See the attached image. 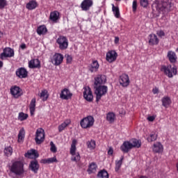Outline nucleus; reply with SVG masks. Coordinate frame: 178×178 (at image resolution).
I'll return each mask as SVG.
<instances>
[{
  "instance_id": "nucleus-1",
  "label": "nucleus",
  "mask_w": 178,
  "mask_h": 178,
  "mask_svg": "<svg viewBox=\"0 0 178 178\" xmlns=\"http://www.w3.org/2000/svg\"><path fill=\"white\" fill-rule=\"evenodd\" d=\"M10 172L15 176H23L24 175V164L20 160H13L9 165Z\"/></svg>"
},
{
  "instance_id": "nucleus-2",
  "label": "nucleus",
  "mask_w": 178,
  "mask_h": 178,
  "mask_svg": "<svg viewBox=\"0 0 178 178\" xmlns=\"http://www.w3.org/2000/svg\"><path fill=\"white\" fill-rule=\"evenodd\" d=\"M141 147V140L137 139H132L130 141H125L120 147L122 152L127 153L132 148H140Z\"/></svg>"
},
{
  "instance_id": "nucleus-3",
  "label": "nucleus",
  "mask_w": 178,
  "mask_h": 178,
  "mask_svg": "<svg viewBox=\"0 0 178 178\" xmlns=\"http://www.w3.org/2000/svg\"><path fill=\"white\" fill-rule=\"evenodd\" d=\"M161 70L170 79L177 74V67L174 65H162Z\"/></svg>"
},
{
  "instance_id": "nucleus-4",
  "label": "nucleus",
  "mask_w": 178,
  "mask_h": 178,
  "mask_svg": "<svg viewBox=\"0 0 178 178\" xmlns=\"http://www.w3.org/2000/svg\"><path fill=\"white\" fill-rule=\"evenodd\" d=\"M94 122H95L94 117L91 115L86 117L80 122L81 127H82V129H91V127L94 126Z\"/></svg>"
},
{
  "instance_id": "nucleus-5",
  "label": "nucleus",
  "mask_w": 178,
  "mask_h": 178,
  "mask_svg": "<svg viewBox=\"0 0 178 178\" xmlns=\"http://www.w3.org/2000/svg\"><path fill=\"white\" fill-rule=\"evenodd\" d=\"M95 94L96 95V101L98 102L104 95L108 92V87L105 86H99L95 87Z\"/></svg>"
},
{
  "instance_id": "nucleus-6",
  "label": "nucleus",
  "mask_w": 178,
  "mask_h": 178,
  "mask_svg": "<svg viewBox=\"0 0 178 178\" xmlns=\"http://www.w3.org/2000/svg\"><path fill=\"white\" fill-rule=\"evenodd\" d=\"M158 3L156 5V8L160 10H163V9H167V10H172V4L171 0H158Z\"/></svg>"
},
{
  "instance_id": "nucleus-7",
  "label": "nucleus",
  "mask_w": 178,
  "mask_h": 178,
  "mask_svg": "<svg viewBox=\"0 0 178 178\" xmlns=\"http://www.w3.org/2000/svg\"><path fill=\"white\" fill-rule=\"evenodd\" d=\"M56 42L58 45V47L62 51L65 49H67V47H69V40L67 37L60 36L57 40Z\"/></svg>"
},
{
  "instance_id": "nucleus-8",
  "label": "nucleus",
  "mask_w": 178,
  "mask_h": 178,
  "mask_svg": "<svg viewBox=\"0 0 178 178\" xmlns=\"http://www.w3.org/2000/svg\"><path fill=\"white\" fill-rule=\"evenodd\" d=\"M13 56H15V51L10 47H6L3 52L0 54L1 60H5L7 58H13Z\"/></svg>"
},
{
  "instance_id": "nucleus-9",
  "label": "nucleus",
  "mask_w": 178,
  "mask_h": 178,
  "mask_svg": "<svg viewBox=\"0 0 178 178\" xmlns=\"http://www.w3.org/2000/svg\"><path fill=\"white\" fill-rule=\"evenodd\" d=\"M83 98L88 102H92V99H94V96L92 95V91H91V88L88 86H85L83 88Z\"/></svg>"
},
{
  "instance_id": "nucleus-10",
  "label": "nucleus",
  "mask_w": 178,
  "mask_h": 178,
  "mask_svg": "<svg viewBox=\"0 0 178 178\" xmlns=\"http://www.w3.org/2000/svg\"><path fill=\"white\" fill-rule=\"evenodd\" d=\"M45 139V132L44 131V129H38L36 131L35 134V143L36 144H41Z\"/></svg>"
},
{
  "instance_id": "nucleus-11",
  "label": "nucleus",
  "mask_w": 178,
  "mask_h": 178,
  "mask_svg": "<svg viewBox=\"0 0 178 178\" xmlns=\"http://www.w3.org/2000/svg\"><path fill=\"white\" fill-rule=\"evenodd\" d=\"M51 60L53 65H55V66H59V65L63 62V55L56 53L52 56Z\"/></svg>"
},
{
  "instance_id": "nucleus-12",
  "label": "nucleus",
  "mask_w": 178,
  "mask_h": 178,
  "mask_svg": "<svg viewBox=\"0 0 178 178\" xmlns=\"http://www.w3.org/2000/svg\"><path fill=\"white\" fill-rule=\"evenodd\" d=\"M72 97H73V93L67 88L63 89L60 93V98L61 99H70Z\"/></svg>"
},
{
  "instance_id": "nucleus-13",
  "label": "nucleus",
  "mask_w": 178,
  "mask_h": 178,
  "mask_svg": "<svg viewBox=\"0 0 178 178\" xmlns=\"http://www.w3.org/2000/svg\"><path fill=\"white\" fill-rule=\"evenodd\" d=\"M119 83L122 87H128L129 84H130V79H129V75L126 74H123L120 76Z\"/></svg>"
},
{
  "instance_id": "nucleus-14",
  "label": "nucleus",
  "mask_w": 178,
  "mask_h": 178,
  "mask_svg": "<svg viewBox=\"0 0 178 178\" xmlns=\"http://www.w3.org/2000/svg\"><path fill=\"white\" fill-rule=\"evenodd\" d=\"M118 58V53L115 51V50H111L107 52L106 59L107 62L109 63H112V62H115Z\"/></svg>"
},
{
  "instance_id": "nucleus-15",
  "label": "nucleus",
  "mask_w": 178,
  "mask_h": 178,
  "mask_svg": "<svg viewBox=\"0 0 178 178\" xmlns=\"http://www.w3.org/2000/svg\"><path fill=\"white\" fill-rule=\"evenodd\" d=\"M29 67L30 69H38L41 67V62L38 58H33L29 61Z\"/></svg>"
},
{
  "instance_id": "nucleus-16",
  "label": "nucleus",
  "mask_w": 178,
  "mask_h": 178,
  "mask_svg": "<svg viewBox=\"0 0 178 178\" xmlns=\"http://www.w3.org/2000/svg\"><path fill=\"white\" fill-rule=\"evenodd\" d=\"M94 2L92 0H83L81 3V8L82 10L87 12V10H90V8L91 6H92Z\"/></svg>"
},
{
  "instance_id": "nucleus-17",
  "label": "nucleus",
  "mask_w": 178,
  "mask_h": 178,
  "mask_svg": "<svg viewBox=\"0 0 178 178\" xmlns=\"http://www.w3.org/2000/svg\"><path fill=\"white\" fill-rule=\"evenodd\" d=\"M106 83V76L105 75H98L95 78V87H99L101 84Z\"/></svg>"
},
{
  "instance_id": "nucleus-18",
  "label": "nucleus",
  "mask_w": 178,
  "mask_h": 178,
  "mask_svg": "<svg viewBox=\"0 0 178 178\" xmlns=\"http://www.w3.org/2000/svg\"><path fill=\"white\" fill-rule=\"evenodd\" d=\"M10 94L14 98H19L22 96V89L18 86H14L10 88Z\"/></svg>"
},
{
  "instance_id": "nucleus-19",
  "label": "nucleus",
  "mask_w": 178,
  "mask_h": 178,
  "mask_svg": "<svg viewBox=\"0 0 178 178\" xmlns=\"http://www.w3.org/2000/svg\"><path fill=\"white\" fill-rule=\"evenodd\" d=\"M28 74L29 72H27V70H26V68L24 67H20L16 70V76L19 79H26Z\"/></svg>"
},
{
  "instance_id": "nucleus-20",
  "label": "nucleus",
  "mask_w": 178,
  "mask_h": 178,
  "mask_svg": "<svg viewBox=\"0 0 178 178\" xmlns=\"http://www.w3.org/2000/svg\"><path fill=\"white\" fill-rule=\"evenodd\" d=\"M152 150L156 154H162L163 152V145L160 142H156L153 145Z\"/></svg>"
},
{
  "instance_id": "nucleus-21",
  "label": "nucleus",
  "mask_w": 178,
  "mask_h": 178,
  "mask_svg": "<svg viewBox=\"0 0 178 178\" xmlns=\"http://www.w3.org/2000/svg\"><path fill=\"white\" fill-rule=\"evenodd\" d=\"M149 45H158L159 44L158 36L154 33L149 35Z\"/></svg>"
},
{
  "instance_id": "nucleus-22",
  "label": "nucleus",
  "mask_w": 178,
  "mask_h": 178,
  "mask_svg": "<svg viewBox=\"0 0 178 178\" xmlns=\"http://www.w3.org/2000/svg\"><path fill=\"white\" fill-rule=\"evenodd\" d=\"M25 156L29 159H35L36 158H38L39 154L35 149H31L25 154Z\"/></svg>"
},
{
  "instance_id": "nucleus-23",
  "label": "nucleus",
  "mask_w": 178,
  "mask_h": 178,
  "mask_svg": "<svg viewBox=\"0 0 178 178\" xmlns=\"http://www.w3.org/2000/svg\"><path fill=\"white\" fill-rule=\"evenodd\" d=\"M98 69H99V63H98V60H93L89 66L90 72H91V73H95V72H98Z\"/></svg>"
},
{
  "instance_id": "nucleus-24",
  "label": "nucleus",
  "mask_w": 178,
  "mask_h": 178,
  "mask_svg": "<svg viewBox=\"0 0 178 178\" xmlns=\"http://www.w3.org/2000/svg\"><path fill=\"white\" fill-rule=\"evenodd\" d=\"M161 102L164 108H169L172 104V100L170 99V97L166 96L162 98Z\"/></svg>"
},
{
  "instance_id": "nucleus-25",
  "label": "nucleus",
  "mask_w": 178,
  "mask_h": 178,
  "mask_svg": "<svg viewBox=\"0 0 178 178\" xmlns=\"http://www.w3.org/2000/svg\"><path fill=\"white\" fill-rule=\"evenodd\" d=\"M71 123L72 120H70V119L65 120L61 124L58 126V131L60 133L63 131V130L66 129V127H67V126H69V124H70Z\"/></svg>"
},
{
  "instance_id": "nucleus-26",
  "label": "nucleus",
  "mask_w": 178,
  "mask_h": 178,
  "mask_svg": "<svg viewBox=\"0 0 178 178\" xmlns=\"http://www.w3.org/2000/svg\"><path fill=\"white\" fill-rule=\"evenodd\" d=\"M49 19H50V20H51V22L56 23L58 22V20H59V12H58V11L51 12L50 13Z\"/></svg>"
},
{
  "instance_id": "nucleus-27",
  "label": "nucleus",
  "mask_w": 178,
  "mask_h": 178,
  "mask_svg": "<svg viewBox=\"0 0 178 178\" xmlns=\"http://www.w3.org/2000/svg\"><path fill=\"white\" fill-rule=\"evenodd\" d=\"M29 168L31 170H32V172H34V173H37V172H38L40 165H38V162H37L36 161H34L31 162Z\"/></svg>"
},
{
  "instance_id": "nucleus-28",
  "label": "nucleus",
  "mask_w": 178,
  "mask_h": 178,
  "mask_svg": "<svg viewBox=\"0 0 178 178\" xmlns=\"http://www.w3.org/2000/svg\"><path fill=\"white\" fill-rule=\"evenodd\" d=\"M37 6H38V3L34 0L30 1L26 3V9H29V10H33V9H35Z\"/></svg>"
},
{
  "instance_id": "nucleus-29",
  "label": "nucleus",
  "mask_w": 178,
  "mask_h": 178,
  "mask_svg": "<svg viewBox=\"0 0 178 178\" xmlns=\"http://www.w3.org/2000/svg\"><path fill=\"white\" fill-rule=\"evenodd\" d=\"M47 31H48V30L45 25H41L37 29V33L38 35H44V34H47Z\"/></svg>"
},
{
  "instance_id": "nucleus-30",
  "label": "nucleus",
  "mask_w": 178,
  "mask_h": 178,
  "mask_svg": "<svg viewBox=\"0 0 178 178\" xmlns=\"http://www.w3.org/2000/svg\"><path fill=\"white\" fill-rule=\"evenodd\" d=\"M35 98H33L29 104V109L31 116H33V115H34V113L35 112Z\"/></svg>"
},
{
  "instance_id": "nucleus-31",
  "label": "nucleus",
  "mask_w": 178,
  "mask_h": 178,
  "mask_svg": "<svg viewBox=\"0 0 178 178\" xmlns=\"http://www.w3.org/2000/svg\"><path fill=\"white\" fill-rule=\"evenodd\" d=\"M26 136V131H24V128H22L18 134V143H21L24 141V137Z\"/></svg>"
},
{
  "instance_id": "nucleus-32",
  "label": "nucleus",
  "mask_w": 178,
  "mask_h": 178,
  "mask_svg": "<svg viewBox=\"0 0 178 178\" xmlns=\"http://www.w3.org/2000/svg\"><path fill=\"white\" fill-rule=\"evenodd\" d=\"M168 58L171 63H175V62H176V60L177 59V57L176 56V53L173 51H168Z\"/></svg>"
},
{
  "instance_id": "nucleus-33",
  "label": "nucleus",
  "mask_w": 178,
  "mask_h": 178,
  "mask_svg": "<svg viewBox=\"0 0 178 178\" xmlns=\"http://www.w3.org/2000/svg\"><path fill=\"white\" fill-rule=\"evenodd\" d=\"M3 154L6 156H12V154H13V148H12L11 146L5 147Z\"/></svg>"
},
{
  "instance_id": "nucleus-34",
  "label": "nucleus",
  "mask_w": 178,
  "mask_h": 178,
  "mask_svg": "<svg viewBox=\"0 0 178 178\" xmlns=\"http://www.w3.org/2000/svg\"><path fill=\"white\" fill-rule=\"evenodd\" d=\"M112 10L115 17L119 19V17H120V11L119 10V7L115 6V4H112Z\"/></svg>"
},
{
  "instance_id": "nucleus-35",
  "label": "nucleus",
  "mask_w": 178,
  "mask_h": 178,
  "mask_svg": "<svg viewBox=\"0 0 178 178\" xmlns=\"http://www.w3.org/2000/svg\"><path fill=\"white\" fill-rule=\"evenodd\" d=\"M76 145H77V140L76 139H73L72 144H71L70 150V152L71 154L76 153Z\"/></svg>"
},
{
  "instance_id": "nucleus-36",
  "label": "nucleus",
  "mask_w": 178,
  "mask_h": 178,
  "mask_svg": "<svg viewBox=\"0 0 178 178\" xmlns=\"http://www.w3.org/2000/svg\"><path fill=\"white\" fill-rule=\"evenodd\" d=\"M96 171H97V164L95 163H91L88 170L89 175H91V173H95Z\"/></svg>"
},
{
  "instance_id": "nucleus-37",
  "label": "nucleus",
  "mask_w": 178,
  "mask_h": 178,
  "mask_svg": "<svg viewBox=\"0 0 178 178\" xmlns=\"http://www.w3.org/2000/svg\"><path fill=\"white\" fill-rule=\"evenodd\" d=\"M106 119L109 123H113L115 119H116V115L113 113H108L106 115Z\"/></svg>"
},
{
  "instance_id": "nucleus-38",
  "label": "nucleus",
  "mask_w": 178,
  "mask_h": 178,
  "mask_svg": "<svg viewBox=\"0 0 178 178\" xmlns=\"http://www.w3.org/2000/svg\"><path fill=\"white\" fill-rule=\"evenodd\" d=\"M54 162H58V159H56V156H54V157L49 158V159H44L42 160L43 163H54Z\"/></svg>"
},
{
  "instance_id": "nucleus-39",
  "label": "nucleus",
  "mask_w": 178,
  "mask_h": 178,
  "mask_svg": "<svg viewBox=\"0 0 178 178\" xmlns=\"http://www.w3.org/2000/svg\"><path fill=\"white\" fill-rule=\"evenodd\" d=\"M156 138H158V134H156L154 132H152L147 138V141L149 143H152V141H156Z\"/></svg>"
},
{
  "instance_id": "nucleus-40",
  "label": "nucleus",
  "mask_w": 178,
  "mask_h": 178,
  "mask_svg": "<svg viewBox=\"0 0 178 178\" xmlns=\"http://www.w3.org/2000/svg\"><path fill=\"white\" fill-rule=\"evenodd\" d=\"M87 145H88V148L90 151H94L95 149V147H96L95 140H91L90 141H88L87 143Z\"/></svg>"
},
{
  "instance_id": "nucleus-41",
  "label": "nucleus",
  "mask_w": 178,
  "mask_h": 178,
  "mask_svg": "<svg viewBox=\"0 0 178 178\" xmlns=\"http://www.w3.org/2000/svg\"><path fill=\"white\" fill-rule=\"evenodd\" d=\"M97 178H109V175L106 170H101L97 174Z\"/></svg>"
},
{
  "instance_id": "nucleus-42",
  "label": "nucleus",
  "mask_w": 178,
  "mask_h": 178,
  "mask_svg": "<svg viewBox=\"0 0 178 178\" xmlns=\"http://www.w3.org/2000/svg\"><path fill=\"white\" fill-rule=\"evenodd\" d=\"M40 97L42 101H47L48 99V91L47 90H42L40 95Z\"/></svg>"
},
{
  "instance_id": "nucleus-43",
  "label": "nucleus",
  "mask_w": 178,
  "mask_h": 178,
  "mask_svg": "<svg viewBox=\"0 0 178 178\" xmlns=\"http://www.w3.org/2000/svg\"><path fill=\"white\" fill-rule=\"evenodd\" d=\"M72 155L71 160L73 161L74 162H79L80 160V154L79 152L74 153Z\"/></svg>"
},
{
  "instance_id": "nucleus-44",
  "label": "nucleus",
  "mask_w": 178,
  "mask_h": 178,
  "mask_svg": "<svg viewBox=\"0 0 178 178\" xmlns=\"http://www.w3.org/2000/svg\"><path fill=\"white\" fill-rule=\"evenodd\" d=\"M29 118V115L24 113H19L18 115V120L23 122V120H26Z\"/></svg>"
},
{
  "instance_id": "nucleus-45",
  "label": "nucleus",
  "mask_w": 178,
  "mask_h": 178,
  "mask_svg": "<svg viewBox=\"0 0 178 178\" xmlns=\"http://www.w3.org/2000/svg\"><path fill=\"white\" fill-rule=\"evenodd\" d=\"M8 6V1L6 0H0V9H5Z\"/></svg>"
},
{
  "instance_id": "nucleus-46",
  "label": "nucleus",
  "mask_w": 178,
  "mask_h": 178,
  "mask_svg": "<svg viewBox=\"0 0 178 178\" xmlns=\"http://www.w3.org/2000/svg\"><path fill=\"white\" fill-rule=\"evenodd\" d=\"M50 151L55 154L58 151V149L56 148V146L55 145L54 142H50Z\"/></svg>"
},
{
  "instance_id": "nucleus-47",
  "label": "nucleus",
  "mask_w": 178,
  "mask_h": 178,
  "mask_svg": "<svg viewBox=\"0 0 178 178\" xmlns=\"http://www.w3.org/2000/svg\"><path fill=\"white\" fill-rule=\"evenodd\" d=\"M122 167V159L115 162V172H119V170Z\"/></svg>"
},
{
  "instance_id": "nucleus-48",
  "label": "nucleus",
  "mask_w": 178,
  "mask_h": 178,
  "mask_svg": "<svg viewBox=\"0 0 178 178\" xmlns=\"http://www.w3.org/2000/svg\"><path fill=\"white\" fill-rule=\"evenodd\" d=\"M140 5L143 8H147V6L149 5L148 0H140Z\"/></svg>"
},
{
  "instance_id": "nucleus-49",
  "label": "nucleus",
  "mask_w": 178,
  "mask_h": 178,
  "mask_svg": "<svg viewBox=\"0 0 178 178\" xmlns=\"http://www.w3.org/2000/svg\"><path fill=\"white\" fill-rule=\"evenodd\" d=\"M132 9H133V12H136V10H137V1H133Z\"/></svg>"
},
{
  "instance_id": "nucleus-50",
  "label": "nucleus",
  "mask_w": 178,
  "mask_h": 178,
  "mask_svg": "<svg viewBox=\"0 0 178 178\" xmlns=\"http://www.w3.org/2000/svg\"><path fill=\"white\" fill-rule=\"evenodd\" d=\"M156 34L159 37H165V32L163 31H158Z\"/></svg>"
},
{
  "instance_id": "nucleus-51",
  "label": "nucleus",
  "mask_w": 178,
  "mask_h": 178,
  "mask_svg": "<svg viewBox=\"0 0 178 178\" xmlns=\"http://www.w3.org/2000/svg\"><path fill=\"white\" fill-rule=\"evenodd\" d=\"M147 119L149 122H154L155 120V115L148 116Z\"/></svg>"
},
{
  "instance_id": "nucleus-52",
  "label": "nucleus",
  "mask_w": 178,
  "mask_h": 178,
  "mask_svg": "<svg viewBox=\"0 0 178 178\" xmlns=\"http://www.w3.org/2000/svg\"><path fill=\"white\" fill-rule=\"evenodd\" d=\"M152 92H153V94H159V89L158 88H156V87H155V88H154L153 89H152Z\"/></svg>"
},
{
  "instance_id": "nucleus-53",
  "label": "nucleus",
  "mask_w": 178,
  "mask_h": 178,
  "mask_svg": "<svg viewBox=\"0 0 178 178\" xmlns=\"http://www.w3.org/2000/svg\"><path fill=\"white\" fill-rule=\"evenodd\" d=\"M108 155H113V148L109 147L108 150Z\"/></svg>"
},
{
  "instance_id": "nucleus-54",
  "label": "nucleus",
  "mask_w": 178,
  "mask_h": 178,
  "mask_svg": "<svg viewBox=\"0 0 178 178\" xmlns=\"http://www.w3.org/2000/svg\"><path fill=\"white\" fill-rule=\"evenodd\" d=\"M72 60V56H67V63H70Z\"/></svg>"
},
{
  "instance_id": "nucleus-55",
  "label": "nucleus",
  "mask_w": 178,
  "mask_h": 178,
  "mask_svg": "<svg viewBox=\"0 0 178 178\" xmlns=\"http://www.w3.org/2000/svg\"><path fill=\"white\" fill-rule=\"evenodd\" d=\"M115 44H119V37L115 36L114 40Z\"/></svg>"
},
{
  "instance_id": "nucleus-56",
  "label": "nucleus",
  "mask_w": 178,
  "mask_h": 178,
  "mask_svg": "<svg viewBox=\"0 0 178 178\" xmlns=\"http://www.w3.org/2000/svg\"><path fill=\"white\" fill-rule=\"evenodd\" d=\"M20 49H26V44H22L20 45Z\"/></svg>"
},
{
  "instance_id": "nucleus-57",
  "label": "nucleus",
  "mask_w": 178,
  "mask_h": 178,
  "mask_svg": "<svg viewBox=\"0 0 178 178\" xmlns=\"http://www.w3.org/2000/svg\"><path fill=\"white\" fill-rule=\"evenodd\" d=\"M3 66V62L0 60V68Z\"/></svg>"
},
{
  "instance_id": "nucleus-58",
  "label": "nucleus",
  "mask_w": 178,
  "mask_h": 178,
  "mask_svg": "<svg viewBox=\"0 0 178 178\" xmlns=\"http://www.w3.org/2000/svg\"><path fill=\"white\" fill-rule=\"evenodd\" d=\"M2 35H3V33L1 31H0V38L2 37Z\"/></svg>"
},
{
  "instance_id": "nucleus-59",
  "label": "nucleus",
  "mask_w": 178,
  "mask_h": 178,
  "mask_svg": "<svg viewBox=\"0 0 178 178\" xmlns=\"http://www.w3.org/2000/svg\"><path fill=\"white\" fill-rule=\"evenodd\" d=\"M115 1H120V0H115Z\"/></svg>"
}]
</instances>
